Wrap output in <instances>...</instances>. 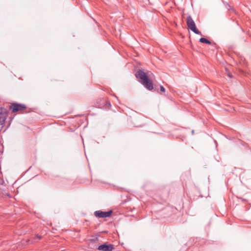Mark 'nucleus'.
Segmentation results:
<instances>
[{"label":"nucleus","mask_w":251,"mask_h":251,"mask_svg":"<svg viewBox=\"0 0 251 251\" xmlns=\"http://www.w3.org/2000/svg\"><path fill=\"white\" fill-rule=\"evenodd\" d=\"M135 76L139 82L148 90L151 91L153 89L151 78L154 76V75L151 72L148 71L146 73L142 70H139L136 72Z\"/></svg>","instance_id":"obj_1"},{"label":"nucleus","mask_w":251,"mask_h":251,"mask_svg":"<svg viewBox=\"0 0 251 251\" xmlns=\"http://www.w3.org/2000/svg\"><path fill=\"white\" fill-rule=\"evenodd\" d=\"M186 23L188 27L197 34H201V32L197 28L196 24L190 15L186 19Z\"/></svg>","instance_id":"obj_2"},{"label":"nucleus","mask_w":251,"mask_h":251,"mask_svg":"<svg viewBox=\"0 0 251 251\" xmlns=\"http://www.w3.org/2000/svg\"><path fill=\"white\" fill-rule=\"evenodd\" d=\"M26 106L24 104L13 103L9 106V108L12 109V113H15L19 111H22L25 109Z\"/></svg>","instance_id":"obj_3"},{"label":"nucleus","mask_w":251,"mask_h":251,"mask_svg":"<svg viewBox=\"0 0 251 251\" xmlns=\"http://www.w3.org/2000/svg\"><path fill=\"white\" fill-rule=\"evenodd\" d=\"M112 212L111 210L106 212L98 210L94 212V215L98 218H106L110 217Z\"/></svg>","instance_id":"obj_4"},{"label":"nucleus","mask_w":251,"mask_h":251,"mask_svg":"<svg viewBox=\"0 0 251 251\" xmlns=\"http://www.w3.org/2000/svg\"><path fill=\"white\" fill-rule=\"evenodd\" d=\"M114 249V246L112 244L104 243L99 246L98 250L100 251H112Z\"/></svg>","instance_id":"obj_5"},{"label":"nucleus","mask_w":251,"mask_h":251,"mask_svg":"<svg viewBox=\"0 0 251 251\" xmlns=\"http://www.w3.org/2000/svg\"><path fill=\"white\" fill-rule=\"evenodd\" d=\"M0 117L2 118L3 123H5L7 118L6 110L2 107L0 108Z\"/></svg>","instance_id":"obj_6"},{"label":"nucleus","mask_w":251,"mask_h":251,"mask_svg":"<svg viewBox=\"0 0 251 251\" xmlns=\"http://www.w3.org/2000/svg\"><path fill=\"white\" fill-rule=\"evenodd\" d=\"M200 42L202 43L205 44H211V42L210 41L208 40L207 39L204 38H201L200 39Z\"/></svg>","instance_id":"obj_7"},{"label":"nucleus","mask_w":251,"mask_h":251,"mask_svg":"<svg viewBox=\"0 0 251 251\" xmlns=\"http://www.w3.org/2000/svg\"><path fill=\"white\" fill-rule=\"evenodd\" d=\"M160 91L164 93L165 92V89L164 88V87L163 86L160 85Z\"/></svg>","instance_id":"obj_8"},{"label":"nucleus","mask_w":251,"mask_h":251,"mask_svg":"<svg viewBox=\"0 0 251 251\" xmlns=\"http://www.w3.org/2000/svg\"><path fill=\"white\" fill-rule=\"evenodd\" d=\"M2 118L0 117V125L3 126L5 123H3V121L1 120Z\"/></svg>","instance_id":"obj_9"},{"label":"nucleus","mask_w":251,"mask_h":251,"mask_svg":"<svg viewBox=\"0 0 251 251\" xmlns=\"http://www.w3.org/2000/svg\"><path fill=\"white\" fill-rule=\"evenodd\" d=\"M37 237L39 239H41L42 237L40 235H36Z\"/></svg>","instance_id":"obj_10"},{"label":"nucleus","mask_w":251,"mask_h":251,"mask_svg":"<svg viewBox=\"0 0 251 251\" xmlns=\"http://www.w3.org/2000/svg\"><path fill=\"white\" fill-rule=\"evenodd\" d=\"M227 75H228L229 77H232L231 75H230V74L229 73H228L227 74Z\"/></svg>","instance_id":"obj_11"},{"label":"nucleus","mask_w":251,"mask_h":251,"mask_svg":"<svg viewBox=\"0 0 251 251\" xmlns=\"http://www.w3.org/2000/svg\"><path fill=\"white\" fill-rule=\"evenodd\" d=\"M194 130H192V134H194Z\"/></svg>","instance_id":"obj_12"}]
</instances>
